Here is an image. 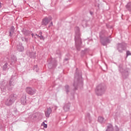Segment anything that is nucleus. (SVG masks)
Wrapping results in <instances>:
<instances>
[{
    "label": "nucleus",
    "instance_id": "obj_2",
    "mask_svg": "<svg viewBox=\"0 0 131 131\" xmlns=\"http://www.w3.org/2000/svg\"><path fill=\"white\" fill-rule=\"evenodd\" d=\"M13 96H10L8 97V98L5 101V104L6 106H11L12 104H13Z\"/></svg>",
    "mask_w": 131,
    "mask_h": 131
},
{
    "label": "nucleus",
    "instance_id": "obj_3",
    "mask_svg": "<svg viewBox=\"0 0 131 131\" xmlns=\"http://www.w3.org/2000/svg\"><path fill=\"white\" fill-rule=\"evenodd\" d=\"M51 21L50 18L48 17H45L41 22V26H47L50 23Z\"/></svg>",
    "mask_w": 131,
    "mask_h": 131
},
{
    "label": "nucleus",
    "instance_id": "obj_6",
    "mask_svg": "<svg viewBox=\"0 0 131 131\" xmlns=\"http://www.w3.org/2000/svg\"><path fill=\"white\" fill-rule=\"evenodd\" d=\"M21 103L23 105H25V104H26V97L21 98Z\"/></svg>",
    "mask_w": 131,
    "mask_h": 131
},
{
    "label": "nucleus",
    "instance_id": "obj_9",
    "mask_svg": "<svg viewBox=\"0 0 131 131\" xmlns=\"http://www.w3.org/2000/svg\"><path fill=\"white\" fill-rule=\"evenodd\" d=\"M42 125L43 126V127H45V128H47V127H48V125L47 124H45V122H43L42 123Z\"/></svg>",
    "mask_w": 131,
    "mask_h": 131
},
{
    "label": "nucleus",
    "instance_id": "obj_12",
    "mask_svg": "<svg viewBox=\"0 0 131 131\" xmlns=\"http://www.w3.org/2000/svg\"><path fill=\"white\" fill-rule=\"evenodd\" d=\"M127 7H130V8H131V4H128L127 5Z\"/></svg>",
    "mask_w": 131,
    "mask_h": 131
},
{
    "label": "nucleus",
    "instance_id": "obj_1",
    "mask_svg": "<svg viewBox=\"0 0 131 131\" xmlns=\"http://www.w3.org/2000/svg\"><path fill=\"white\" fill-rule=\"evenodd\" d=\"M26 91L28 95H33L36 94V90L34 89H32L30 87H28L26 89Z\"/></svg>",
    "mask_w": 131,
    "mask_h": 131
},
{
    "label": "nucleus",
    "instance_id": "obj_14",
    "mask_svg": "<svg viewBox=\"0 0 131 131\" xmlns=\"http://www.w3.org/2000/svg\"><path fill=\"white\" fill-rule=\"evenodd\" d=\"M32 36L33 37V34H32Z\"/></svg>",
    "mask_w": 131,
    "mask_h": 131
},
{
    "label": "nucleus",
    "instance_id": "obj_15",
    "mask_svg": "<svg viewBox=\"0 0 131 131\" xmlns=\"http://www.w3.org/2000/svg\"><path fill=\"white\" fill-rule=\"evenodd\" d=\"M22 48V50H23V47H21Z\"/></svg>",
    "mask_w": 131,
    "mask_h": 131
},
{
    "label": "nucleus",
    "instance_id": "obj_13",
    "mask_svg": "<svg viewBox=\"0 0 131 131\" xmlns=\"http://www.w3.org/2000/svg\"><path fill=\"white\" fill-rule=\"evenodd\" d=\"M9 84H10V85H12V81H10L9 82Z\"/></svg>",
    "mask_w": 131,
    "mask_h": 131
},
{
    "label": "nucleus",
    "instance_id": "obj_4",
    "mask_svg": "<svg viewBox=\"0 0 131 131\" xmlns=\"http://www.w3.org/2000/svg\"><path fill=\"white\" fill-rule=\"evenodd\" d=\"M52 113V109L51 108H48L45 111V116L46 117L49 118L50 117V115Z\"/></svg>",
    "mask_w": 131,
    "mask_h": 131
},
{
    "label": "nucleus",
    "instance_id": "obj_10",
    "mask_svg": "<svg viewBox=\"0 0 131 131\" xmlns=\"http://www.w3.org/2000/svg\"><path fill=\"white\" fill-rule=\"evenodd\" d=\"M126 55L127 56H131V53L129 52V51H127L126 52Z\"/></svg>",
    "mask_w": 131,
    "mask_h": 131
},
{
    "label": "nucleus",
    "instance_id": "obj_5",
    "mask_svg": "<svg viewBox=\"0 0 131 131\" xmlns=\"http://www.w3.org/2000/svg\"><path fill=\"white\" fill-rule=\"evenodd\" d=\"M104 89H102V86H98L97 87V94H99V95H102V94L104 92Z\"/></svg>",
    "mask_w": 131,
    "mask_h": 131
},
{
    "label": "nucleus",
    "instance_id": "obj_8",
    "mask_svg": "<svg viewBox=\"0 0 131 131\" xmlns=\"http://www.w3.org/2000/svg\"><path fill=\"white\" fill-rule=\"evenodd\" d=\"M98 121H99L100 123H103V122H104V118L99 117L98 118Z\"/></svg>",
    "mask_w": 131,
    "mask_h": 131
},
{
    "label": "nucleus",
    "instance_id": "obj_11",
    "mask_svg": "<svg viewBox=\"0 0 131 131\" xmlns=\"http://www.w3.org/2000/svg\"><path fill=\"white\" fill-rule=\"evenodd\" d=\"M14 32V27L11 28V31L10 32V34H12Z\"/></svg>",
    "mask_w": 131,
    "mask_h": 131
},
{
    "label": "nucleus",
    "instance_id": "obj_7",
    "mask_svg": "<svg viewBox=\"0 0 131 131\" xmlns=\"http://www.w3.org/2000/svg\"><path fill=\"white\" fill-rule=\"evenodd\" d=\"M42 32H40L39 33V35L36 34V36H37L38 37H39L40 39H45L43 38V36H42Z\"/></svg>",
    "mask_w": 131,
    "mask_h": 131
}]
</instances>
